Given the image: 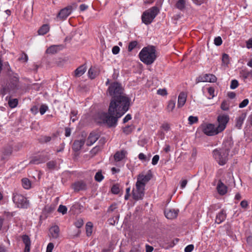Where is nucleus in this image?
<instances>
[{"mask_svg": "<svg viewBox=\"0 0 252 252\" xmlns=\"http://www.w3.org/2000/svg\"><path fill=\"white\" fill-rule=\"evenodd\" d=\"M107 93L111 96L108 113L99 114V118L109 127H115L119 118L128 111L130 99L124 93L121 85L118 82L111 83Z\"/></svg>", "mask_w": 252, "mask_h": 252, "instance_id": "obj_1", "label": "nucleus"}, {"mask_svg": "<svg viewBox=\"0 0 252 252\" xmlns=\"http://www.w3.org/2000/svg\"><path fill=\"white\" fill-rule=\"evenodd\" d=\"M156 51L154 46L144 47L139 54L141 61L147 65L152 64L157 58Z\"/></svg>", "mask_w": 252, "mask_h": 252, "instance_id": "obj_2", "label": "nucleus"}, {"mask_svg": "<svg viewBox=\"0 0 252 252\" xmlns=\"http://www.w3.org/2000/svg\"><path fill=\"white\" fill-rule=\"evenodd\" d=\"M159 12L157 6H153L144 11L141 17L142 21L146 25L151 24Z\"/></svg>", "mask_w": 252, "mask_h": 252, "instance_id": "obj_3", "label": "nucleus"}, {"mask_svg": "<svg viewBox=\"0 0 252 252\" xmlns=\"http://www.w3.org/2000/svg\"><path fill=\"white\" fill-rule=\"evenodd\" d=\"M228 156L227 152L221 149H216L213 151V156L216 161L220 165H224L228 160Z\"/></svg>", "mask_w": 252, "mask_h": 252, "instance_id": "obj_4", "label": "nucleus"}, {"mask_svg": "<svg viewBox=\"0 0 252 252\" xmlns=\"http://www.w3.org/2000/svg\"><path fill=\"white\" fill-rule=\"evenodd\" d=\"M77 5L75 3L67 5L60 11L57 15V18L63 21L65 20L77 8Z\"/></svg>", "mask_w": 252, "mask_h": 252, "instance_id": "obj_5", "label": "nucleus"}, {"mask_svg": "<svg viewBox=\"0 0 252 252\" xmlns=\"http://www.w3.org/2000/svg\"><path fill=\"white\" fill-rule=\"evenodd\" d=\"M201 129L206 135L213 136L220 133L217 127L212 124L204 123L201 125Z\"/></svg>", "mask_w": 252, "mask_h": 252, "instance_id": "obj_6", "label": "nucleus"}, {"mask_svg": "<svg viewBox=\"0 0 252 252\" xmlns=\"http://www.w3.org/2000/svg\"><path fill=\"white\" fill-rule=\"evenodd\" d=\"M13 201L18 208H27L29 205V201L23 195L18 193H14Z\"/></svg>", "mask_w": 252, "mask_h": 252, "instance_id": "obj_7", "label": "nucleus"}, {"mask_svg": "<svg viewBox=\"0 0 252 252\" xmlns=\"http://www.w3.org/2000/svg\"><path fill=\"white\" fill-rule=\"evenodd\" d=\"M145 194V188L141 185L135 184V188L132 191V198L134 200H139L143 199Z\"/></svg>", "mask_w": 252, "mask_h": 252, "instance_id": "obj_8", "label": "nucleus"}, {"mask_svg": "<svg viewBox=\"0 0 252 252\" xmlns=\"http://www.w3.org/2000/svg\"><path fill=\"white\" fill-rule=\"evenodd\" d=\"M229 117L227 115H219L218 117V126H217L220 132L224 130L226 127V124L228 122Z\"/></svg>", "mask_w": 252, "mask_h": 252, "instance_id": "obj_9", "label": "nucleus"}, {"mask_svg": "<svg viewBox=\"0 0 252 252\" xmlns=\"http://www.w3.org/2000/svg\"><path fill=\"white\" fill-rule=\"evenodd\" d=\"M217 78L215 75L212 74H205L199 76L196 79V82H212L217 81Z\"/></svg>", "mask_w": 252, "mask_h": 252, "instance_id": "obj_10", "label": "nucleus"}, {"mask_svg": "<svg viewBox=\"0 0 252 252\" xmlns=\"http://www.w3.org/2000/svg\"><path fill=\"white\" fill-rule=\"evenodd\" d=\"M49 158L47 155L45 154H40L35 156L33 157L30 161V163L38 164L41 163L45 162L46 161L48 160Z\"/></svg>", "mask_w": 252, "mask_h": 252, "instance_id": "obj_11", "label": "nucleus"}, {"mask_svg": "<svg viewBox=\"0 0 252 252\" xmlns=\"http://www.w3.org/2000/svg\"><path fill=\"white\" fill-rule=\"evenodd\" d=\"M152 178V174H139L136 184L145 188L146 184Z\"/></svg>", "mask_w": 252, "mask_h": 252, "instance_id": "obj_12", "label": "nucleus"}, {"mask_svg": "<svg viewBox=\"0 0 252 252\" xmlns=\"http://www.w3.org/2000/svg\"><path fill=\"white\" fill-rule=\"evenodd\" d=\"M99 135L95 132H92L90 133L86 140V145L91 146L94 144L99 138Z\"/></svg>", "mask_w": 252, "mask_h": 252, "instance_id": "obj_13", "label": "nucleus"}, {"mask_svg": "<svg viewBox=\"0 0 252 252\" xmlns=\"http://www.w3.org/2000/svg\"><path fill=\"white\" fill-rule=\"evenodd\" d=\"M179 213L178 210L174 209H166L164 211L165 216L168 219H174L177 218Z\"/></svg>", "mask_w": 252, "mask_h": 252, "instance_id": "obj_14", "label": "nucleus"}, {"mask_svg": "<svg viewBox=\"0 0 252 252\" xmlns=\"http://www.w3.org/2000/svg\"><path fill=\"white\" fill-rule=\"evenodd\" d=\"M85 139L82 138L80 139L75 140L72 145V149L75 152L80 151L85 144Z\"/></svg>", "mask_w": 252, "mask_h": 252, "instance_id": "obj_15", "label": "nucleus"}, {"mask_svg": "<svg viewBox=\"0 0 252 252\" xmlns=\"http://www.w3.org/2000/svg\"><path fill=\"white\" fill-rule=\"evenodd\" d=\"M217 190L219 194L220 195L225 194L227 192V187L222 182L219 180L217 186Z\"/></svg>", "mask_w": 252, "mask_h": 252, "instance_id": "obj_16", "label": "nucleus"}, {"mask_svg": "<svg viewBox=\"0 0 252 252\" xmlns=\"http://www.w3.org/2000/svg\"><path fill=\"white\" fill-rule=\"evenodd\" d=\"M233 145V142L231 139H227L225 140L222 144V148L221 149L225 152H227L229 154L230 150L232 148Z\"/></svg>", "mask_w": 252, "mask_h": 252, "instance_id": "obj_17", "label": "nucleus"}, {"mask_svg": "<svg viewBox=\"0 0 252 252\" xmlns=\"http://www.w3.org/2000/svg\"><path fill=\"white\" fill-rule=\"evenodd\" d=\"M126 155V152L125 150H122L117 152L114 155V158L115 161H120L125 158Z\"/></svg>", "mask_w": 252, "mask_h": 252, "instance_id": "obj_18", "label": "nucleus"}, {"mask_svg": "<svg viewBox=\"0 0 252 252\" xmlns=\"http://www.w3.org/2000/svg\"><path fill=\"white\" fill-rule=\"evenodd\" d=\"M87 67L85 64L80 65L75 70L74 72V76L77 77H80L85 73Z\"/></svg>", "mask_w": 252, "mask_h": 252, "instance_id": "obj_19", "label": "nucleus"}, {"mask_svg": "<svg viewBox=\"0 0 252 252\" xmlns=\"http://www.w3.org/2000/svg\"><path fill=\"white\" fill-rule=\"evenodd\" d=\"M22 240L25 245V252H30L31 242L30 238L27 235H24L22 236Z\"/></svg>", "mask_w": 252, "mask_h": 252, "instance_id": "obj_20", "label": "nucleus"}, {"mask_svg": "<svg viewBox=\"0 0 252 252\" xmlns=\"http://www.w3.org/2000/svg\"><path fill=\"white\" fill-rule=\"evenodd\" d=\"M99 69L95 67H91L88 71L89 77L93 79L95 78L99 74Z\"/></svg>", "mask_w": 252, "mask_h": 252, "instance_id": "obj_21", "label": "nucleus"}, {"mask_svg": "<svg viewBox=\"0 0 252 252\" xmlns=\"http://www.w3.org/2000/svg\"><path fill=\"white\" fill-rule=\"evenodd\" d=\"M187 99V95L184 92H181L179 96L178 99V107H181L185 104Z\"/></svg>", "mask_w": 252, "mask_h": 252, "instance_id": "obj_22", "label": "nucleus"}, {"mask_svg": "<svg viewBox=\"0 0 252 252\" xmlns=\"http://www.w3.org/2000/svg\"><path fill=\"white\" fill-rule=\"evenodd\" d=\"M246 117V115L245 114H242L240 116H239L236 119V124L235 126L238 128L241 129L242 126V125L244 123V121Z\"/></svg>", "mask_w": 252, "mask_h": 252, "instance_id": "obj_23", "label": "nucleus"}, {"mask_svg": "<svg viewBox=\"0 0 252 252\" xmlns=\"http://www.w3.org/2000/svg\"><path fill=\"white\" fill-rule=\"evenodd\" d=\"M73 187L75 190L79 191L86 189V184L83 181H78L74 183Z\"/></svg>", "mask_w": 252, "mask_h": 252, "instance_id": "obj_24", "label": "nucleus"}, {"mask_svg": "<svg viewBox=\"0 0 252 252\" xmlns=\"http://www.w3.org/2000/svg\"><path fill=\"white\" fill-rule=\"evenodd\" d=\"M63 48V46L62 45H52L47 49V52L49 54H54L62 50Z\"/></svg>", "mask_w": 252, "mask_h": 252, "instance_id": "obj_25", "label": "nucleus"}, {"mask_svg": "<svg viewBox=\"0 0 252 252\" xmlns=\"http://www.w3.org/2000/svg\"><path fill=\"white\" fill-rule=\"evenodd\" d=\"M226 216L225 212L223 210H221L216 216V222L218 224L220 223L225 219Z\"/></svg>", "mask_w": 252, "mask_h": 252, "instance_id": "obj_26", "label": "nucleus"}, {"mask_svg": "<svg viewBox=\"0 0 252 252\" xmlns=\"http://www.w3.org/2000/svg\"><path fill=\"white\" fill-rule=\"evenodd\" d=\"M50 233L53 238L57 239L59 236L60 229L59 226L55 225L50 229Z\"/></svg>", "mask_w": 252, "mask_h": 252, "instance_id": "obj_27", "label": "nucleus"}, {"mask_svg": "<svg viewBox=\"0 0 252 252\" xmlns=\"http://www.w3.org/2000/svg\"><path fill=\"white\" fill-rule=\"evenodd\" d=\"M240 77H242L244 80L250 77L252 78V70L249 71L247 69H242L240 71Z\"/></svg>", "mask_w": 252, "mask_h": 252, "instance_id": "obj_28", "label": "nucleus"}, {"mask_svg": "<svg viewBox=\"0 0 252 252\" xmlns=\"http://www.w3.org/2000/svg\"><path fill=\"white\" fill-rule=\"evenodd\" d=\"M49 31V27L48 25H43L38 30V32L39 35H44L47 33Z\"/></svg>", "mask_w": 252, "mask_h": 252, "instance_id": "obj_29", "label": "nucleus"}, {"mask_svg": "<svg viewBox=\"0 0 252 252\" xmlns=\"http://www.w3.org/2000/svg\"><path fill=\"white\" fill-rule=\"evenodd\" d=\"M186 0H178L176 3V7L180 10H183L185 8Z\"/></svg>", "mask_w": 252, "mask_h": 252, "instance_id": "obj_30", "label": "nucleus"}, {"mask_svg": "<svg viewBox=\"0 0 252 252\" xmlns=\"http://www.w3.org/2000/svg\"><path fill=\"white\" fill-rule=\"evenodd\" d=\"M22 186L25 189H29L31 187V182L28 178H23L22 180Z\"/></svg>", "mask_w": 252, "mask_h": 252, "instance_id": "obj_31", "label": "nucleus"}, {"mask_svg": "<svg viewBox=\"0 0 252 252\" xmlns=\"http://www.w3.org/2000/svg\"><path fill=\"white\" fill-rule=\"evenodd\" d=\"M176 104V99H172L169 101L167 106V109L168 111L171 112L173 111L174 108L175 107Z\"/></svg>", "mask_w": 252, "mask_h": 252, "instance_id": "obj_32", "label": "nucleus"}, {"mask_svg": "<svg viewBox=\"0 0 252 252\" xmlns=\"http://www.w3.org/2000/svg\"><path fill=\"white\" fill-rule=\"evenodd\" d=\"M93 224L91 222H87L86 227V234L88 236H90L92 233Z\"/></svg>", "mask_w": 252, "mask_h": 252, "instance_id": "obj_33", "label": "nucleus"}, {"mask_svg": "<svg viewBox=\"0 0 252 252\" xmlns=\"http://www.w3.org/2000/svg\"><path fill=\"white\" fill-rule=\"evenodd\" d=\"M18 103L17 98L10 99L8 101V104L10 108H13L17 106Z\"/></svg>", "mask_w": 252, "mask_h": 252, "instance_id": "obj_34", "label": "nucleus"}, {"mask_svg": "<svg viewBox=\"0 0 252 252\" xmlns=\"http://www.w3.org/2000/svg\"><path fill=\"white\" fill-rule=\"evenodd\" d=\"M229 103L227 101H223L221 104V109L224 111H227L229 109Z\"/></svg>", "mask_w": 252, "mask_h": 252, "instance_id": "obj_35", "label": "nucleus"}, {"mask_svg": "<svg viewBox=\"0 0 252 252\" xmlns=\"http://www.w3.org/2000/svg\"><path fill=\"white\" fill-rule=\"evenodd\" d=\"M222 62L224 64L227 65L229 62V56L226 54H223L222 57Z\"/></svg>", "mask_w": 252, "mask_h": 252, "instance_id": "obj_36", "label": "nucleus"}, {"mask_svg": "<svg viewBox=\"0 0 252 252\" xmlns=\"http://www.w3.org/2000/svg\"><path fill=\"white\" fill-rule=\"evenodd\" d=\"M119 218V215H116L109 220V223L111 225H115L116 223H118V219Z\"/></svg>", "mask_w": 252, "mask_h": 252, "instance_id": "obj_37", "label": "nucleus"}, {"mask_svg": "<svg viewBox=\"0 0 252 252\" xmlns=\"http://www.w3.org/2000/svg\"><path fill=\"white\" fill-rule=\"evenodd\" d=\"M67 208L66 206L60 205L58 208V211L60 213H62V214L64 215L67 212Z\"/></svg>", "mask_w": 252, "mask_h": 252, "instance_id": "obj_38", "label": "nucleus"}, {"mask_svg": "<svg viewBox=\"0 0 252 252\" xmlns=\"http://www.w3.org/2000/svg\"><path fill=\"white\" fill-rule=\"evenodd\" d=\"M48 107L45 104L41 105L39 108V112L41 115L44 114L46 111L48 110Z\"/></svg>", "mask_w": 252, "mask_h": 252, "instance_id": "obj_39", "label": "nucleus"}, {"mask_svg": "<svg viewBox=\"0 0 252 252\" xmlns=\"http://www.w3.org/2000/svg\"><path fill=\"white\" fill-rule=\"evenodd\" d=\"M137 45V42L136 41H133L129 43L128 46V51H131Z\"/></svg>", "mask_w": 252, "mask_h": 252, "instance_id": "obj_40", "label": "nucleus"}, {"mask_svg": "<svg viewBox=\"0 0 252 252\" xmlns=\"http://www.w3.org/2000/svg\"><path fill=\"white\" fill-rule=\"evenodd\" d=\"M188 121L189 122V124L192 125L198 121V118L197 117L190 116L188 118Z\"/></svg>", "mask_w": 252, "mask_h": 252, "instance_id": "obj_41", "label": "nucleus"}, {"mask_svg": "<svg viewBox=\"0 0 252 252\" xmlns=\"http://www.w3.org/2000/svg\"><path fill=\"white\" fill-rule=\"evenodd\" d=\"M238 82L236 80H232L230 84V88L231 89H235L238 86Z\"/></svg>", "mask_w": 252, "mask_h": 252, "instance_id": "obj_42", "label": "nucleus"}, {"mask_svg": "<svg viewBox=\"0 0 252 252\" xmlns=\"http://www.w3.org/2000/svg\"><path fill=\"white\" fill-rule=\"evenodd\" d=\"M222 41L220 36L215 37L214 39V44L217 46H220L222 44Z\"/></svg>", "mask_w": 252, "mask_h": 252, "instance_id": "obj_43", "label": "nucleus"}, {"mask_svg": "<svg viewBox=\"0 0 252 252\" xmlns=\"http://www.w3.org/2000/svg\"><path fill=\"white\" fill-rule=\"evenodd\" d=\"M249 100L246 98L244 99L239 105V108H242L246 107L249 103Z\"/></svg>", "mask_w": 252, "mask_h": 252, "instance_id": "obj_44", "label": "nucleus"}, {"mask_svg": "<svg viewBox=\"0 0 252 252\" xmlns=\"http://www.w3.org/2000/svg\"><path fill=\"white\" fill-rule=\"evenodd\" d=\"M19 60L24 62H27L28 61V55L26 54L23 53L21 55V56L19 58Z\"/></svg>", "mask_w": 252, "mask_h": 252, "instance_id": "obj_45", "label": "nucleus"}, {"mask_svg": "<svg viewBox=\"0 0 252 252\" xmlns=\"http://www.w3.org/2000/svg\"><path fill=\"white\" fill-rule=\"evenodd\" d=\"M207 90L208 93L211 96V98H213L215 96L214 88L213 87H209L207 89Z\"/></svg>", "mask_w": 252, "mask_h": 252, "instance_id": "obj_46", "label": "nucleus"}, {"mask_svg": "<svg viewBox=\"0 0 252 252\" xmlns=\"http://www.w3.org/2000/svg\"><path fill=\"white\" fill-rule=\"evenodd\" d=\"M138 158L143 162H146L148 160L147 156L143 153H140L138 155Z\"/></svg>", "mask_w": 252, "mask_h": 252, "instance_id": "obj_47", "label": "nucleus"}, {"mask_svg": "<svg viewBox=\"0 0 252 252\" xmlns=\"http://www.w3.org/2000/svg\"><path fill=\"white\" fill-rule=\"evenodd\" d=\"M159 157L158 155H156L154 156L152 158V164L153 165H156L158 163V162L159 160Z\"/></svg>", "mask_w": 252, "mask_h": 252, "instance_id": "obj_48", "label": "nucleus"}, {"mask_svg": "<svg viewBox=\"0 0 252 252\" xmlns=\"http://www.w3.org/2000/svg\"><path fill=\"white\" fill-rule=\"evenodd\" d=\"M111 191L114 194H118L120 192V189L118 185H114Z\"/></svg>", "mask_w": 252, "mask_h": 252, "instance_id": "obj_49", "label": "nucleus"}, {"mask_svg": "<svg viewBox=\"0 0 252 252\" xmlns=\"http://www.w3.org/2000/svg\"><path fill=\"white\" fill-rule=\"evenodd\" d=\"M77 113L75 110H72L71 112V117L70 119L72 122H74L76 120V115Z\"/></svg>", "mask_w": 252, "mask_h": 252, "instance_id": "obj_50", "label": "nucleus"}, {"mask_svg": "<svg viewBox=\"0 0 252 252\" xmlns=\"http://www.w3.org/2000/svg\"><path fill=\"white\" fill-rule=\"evenodd\" d=\"M47 166L49 169H54L56 166V162L50 161L47 163Z\"/></svg>", "mask_w": 252, "mask_h": 252, "instance_id": "obj_51", "label": "nucleus"}, {"mask_svg": "<svg viewBox=\"0 0 252 252\" xmlns=\"http://www.w3.org/2000/svg\"><path fill=\"white\" fill-rule=\"evenodd\" d=\"M132 131V128L130 126H126L123 128V131L126 134H128Z\"/></svg>", "mask_w": 252, "mask_h": 252, "instance_id": "obj_52", "label": "nucleus"}, {"mask_svg": "<svg viewBox=\"0 0 252 252\" xmlns=\"http://www.w3.org/2000/svg\"><path fill=\"white\" fill-rule=\"evenodd\" d=\"M197 154V153L196 150L195 149H193L191 153L190 159L192 161L195 160L196 159Z\"/></svg>", "mask_w": 252, "mask_h": 252, "instance_id": "obj_53", "label": "nucleus"}, {"mask_svg": "<svg viewBox=\"0 0 252 252\" xmlns=\"http://www.w3.org/2000/svg\"><path fill=\"white\" fill-rule=\"evenodd\" d=\"M103 178V174H95L94 179L97 182L101 181Z\"/></svg>", "mask_w": 252, "mask_h": 252, "instance_id": "obj_54", "label": "nucleus"}, {"mask_svg": "<svg viewBox=\"0 0 252 252\" xmlns=\"http://www.w3.org/2000/svg\"><path fill=\"white\" fill-rule=\"evenodd\" d=\"M12 152V148L8 147L7 149H5L3 152V155L4 156H9L11 154Z\"/></svg>", "mask_w": 252, "mask_h": 252, "instance_id": "obj_55", "label": "nucleus"}, {"mask_svg": "<svg viewBox=\"0 0 252 252\" xmlns=\"http://www.w3.org/2000/svg\"><path fill=\"white\" fill-rule=\"evenodd\" d=\"M54 245L52 243H49L47 247L46 252H52Z\"/></svg>", "mask_w": 252, "mask_h": 252, "instance_id": "obj_56", "label": "nucleus"}, {"mask_svg": "<svg viewBox=\"0 0 252 252\" xmlns=\"http://www.w3.org/2000/svg\"><path fill=\"white\" fill-rule=\"evenodd\" d=\"M161 128L165 131H168L170 129V125L168 123H164L161 126Z\"/></svg>", "mask_w": 252, "mask_h": 252, "instance_id": "obj_57", "label": "nucleus"}, {"mask_svg": "<svg viewBox=\"0 0 252 252\" xmlns=\"http://www.w3.org/2000/svg\"><path fill=\"white\" fill-rule=\"evenodd\" d=\"M83 220L82 219H79L75 222V224L77 228H80L83 225Z\"/></svg>", "mask_w": 252, "mask_h": 252, "instance_id": "obj_58", "label": "nucleus"}, {"mask_svg": "<svg viewBox=\"0 0 252 252\" xmlns=\"http://www.w3.org/2000/svg\"><path fill=\"white\" fill-rule=\"evenodd\" d=\"M99 149L100 148L99 147H95L91 151L90 153L92 156H94L98 153V152L99 151Z\"/></svg>", "mask_w": 252, "mask_h": 252, "instance_id": "obj_59", "label": "nucleus"}, {"mask_svg": "<svg viewBox=\"0 0 252 252\" xmlns=\"http://www.w3.org/2000/svg\"><path fill=\"white\" fill-rule=\"evenodd\" d=\"M194 248V246L193 245H189L187 246L185 249V252H191Z\"/></svg>", "mask_w": 252, "mask_h": 252, "instance_id": "obj_60", "label": "nucleus"}, {"mask_svg": "<svg viewBox=\"0 0 252 252\" xmlns=\"http://www.w3.org/2000/svg\"><path fill=\"white\" fill-rule=\"evenodd\" d=\"M112 52L113 54L116 55L120 52V48L118 46H115L112 48Z\"/></svg>", "mask_w": 252, "mask_h": 252, "instance_id": "obj_61", "label": "nucleus"}, {"mask_svg": "<svg viewBox=\"0 0 252 252\" xmlns=\"http://www.w3.org/2000/svg\"><path fill=\"white\" fill-rule=\"evenodd\" d=\"M167 91L165 89H159L158 90V94L164 96L167 94Z\"/></svg>", "mask_w": 252, "mask_h": 252, "instance_id": "obj_62", "label": "nucleus"}, {"mask_svg": "<svg viewBox=\"0 0 252 252\" xmlns=\"http://www.w3.org/2000/svg\"><path fill=\"white\" fill-rule=\"evenodd\" d=\"M240 205L242 208H247L248 206V201L246 200H244L242 201L240 203Z\"/></svg>", "mask_w": 252, "mask_h": 252, "instance_id": "obj_63", "label": "nucleus"}, {"mask_svg": "<svg viewBox=\"0 0 252 252\" xmlns=\"http://www.w3.org/2000/svg\"><path fill=\"white\" fill-rule=\"evenodd\" d=\"M246 46L248 49L252 48V38L249 39L246 42Z\"/></svg>", "mask_w": 252, "mask_h": 252, "instance_id": "obj_64", "label": "nucleus"}]
</instances>
